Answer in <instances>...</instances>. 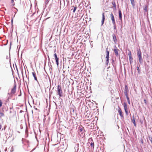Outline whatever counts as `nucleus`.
I'll return each instance as SVG.
<instances>
[{
	"label": "nucleus",
	"instance_id": "nucleus-1",
	"mask_svg": "<svg viewBox=\"0 0 152 152\" xmlns=\"http://www.w3.org/2000/svg\"><path fill=\"white\" fill-rule=\"evenodd\" d=\"M137 54L139 58V62L140 64H142V63L143 59L142 57V53L140 49L137 50Z\"/></svg>",
	"mask_w": 152,
	"mask_h": 152
},
{
	"label": "nucleus",
	"instance_id": "nucleus-2",
	"mask_svg": "<svg viewBox=\"0 0 152 152\" xmlns=\"http://www.w3.org/2000/svg\"><path fill=\"white\" fill-rule=\"evenodd\" d=\"M57 94L59 95L60 97L63 96V93L61 89V86L58 85L57 86Z\"/></svg>",
	"mask_w": 152,
	"mask_h": 152
},
{
	"label": "nucleus",
	"instance_id": "nucleus-3",
	"mask_svg": "<svg viewBox=\"0 0 152 152\" xmlns=\"http://www.w3.org/2000/svg\"><path fill=\"white\" fill-rule=\"evenodd\" d=\"M16 86L15 83L14 84L13 88L12 89L11 93L12 94H15L16 92Z\"/></svg>",
	"mask_w": 152,
	"mask_h": 152
},
{
	"label": "nucleus",
	"instance_id": "nucleus-4",
	"mask_svg": "<svg viewBox=\"0 0 152 152\" xmlns=\"http://www.w3.org/2000/svg\"><path fill=\"white\" fill-rule=\"evenodd\" d=\"M118 50H118L116 46L115 45L114 47V51L115 53V55L117 57L119 56V54L118 53Z\"/></svg>",
	"mask_w": 152,
	"mask_h": 152
},
{
	"label": "nucleus",
	"instance_id": "nucleus-5",
	"mask_svg": "<svg viewBox=\"0 0 152 152\" xmlns=\"http://www.w3.org/2000/svg\"><path fill=\"white\" fill-rule=\"evenodd\" d=\"M110 18L112 21V23L113 24H115V23L114 17L113 15L112 12H111L110 15Z\"/></svg>",
	"mask_w": 152,
	"mask_h": 152
},
{
	"label": "nucleus",
	"instance_id": "nucleus-6",
	"mask_svg": "<svg viewBox=\"0 0 152 152\" xmlns=\"http://www.w3.org/2000/svg\"><path fill=\"white\" fill-rule=\"evenodd\" d=\"M118 112L119 113V114L121 117L122 118H124V116L123 115L122 110L120 108V107H119V109L118 110Z\"/></svg>",
	"mask_w": 152,
	"mask_h": 152
},
{
	"label": "nucleus",
	"instance_id": "nucleus-7",
	"mask_svg": "<svg viewBox=\"0 0 152 152\" xmlns=\"http://www.w3.org/2000/svg\"><path fill=\"white\" fill-rule=\"evenodd\" d=\"M79 131L80 132H82V133H83L84 132V128L82 126H80L79 127Z\"/></svg>",
	"mask_w": 152,
	"mask_h": 152
},
{
	"label": "nucleus",
	"instance_id": "nucleus-8",
	"mask_svg": "<svg viewBox=\"0 0 152 152\" xmlns=\"http://www.w3.org/2000/svg\"><path fill=\"white\" fill-rule=\"evenodd\" d=\"M104 19H105V16L104 15V13H103L102 14V21H101V22H102L101 26H102L104 24Z\"/></svg>",
	"mask_w": 152,
	"mask_h": 152
},
{
	"label": "nucleus",
	"instance_id": "nucleus-9",
	"mask_svg": "<svg viewBox=\"0 0 152 152\" xmlns=\"http://www.w3.org/2000/svg\"><path fill=\"white\" fill-rule=\"evenodd\" d=\"M91 139V140L92 141L90 143V146L93 149H94V142L93 141V140L92 138L91 139L90 138L89 139V140Z\"/></svg>",
	"mask_w": 152,
	"mask_h": 152
},
{
	"label": "nucleus",
	"instance_id": "nucleus-10",
	"mask_svg": "<svg viewBox=\"0 0 152 152\" xmlns=\"http://www.w3.org/2000/svg\"><path fill=\"white\" fill-rule=\"evenodd\" d=\"M113 38L114 42L116 43L117 42V39L115 34H113Z\"/></svg>",
	"mask_w": 152,
	"mask_h": 152
},
{
	"label": "nucleus",
	"instance_id": "nucleus-11",
	"mask_svg": "<svg viewBox=\"0 0 152 152\" xmlns=\"http://www.w3.org/2000/svg\"><path fill=\"white\" fill-rule=\"evenodd\" d=\"M106 56L105 58L109 57V51L108 50V48L106 49Z\"/></svg>",
	"mask_w": 152,
	"mask_h": 152
},
{
	"label": "nucleus",
	"instance_id": "nucleus-12",
	"mask_svg": "<svg viewBox=\"0 0 152 152\" xmlns=\"http://www.w3.org/2000/svg\"><path fill=\"white\" fill-rule=\"evenodd\" d=\"M32 75H33V76L34 77V79L36 81H37V82H38V80H37V77L36 76L35 72H32Z\"/></svg>",
	"mask_w": 152,
	"mask_h": 152
},
{
	"label": "nucleus",
	"instance_id": "nucleus-13",
	"mask_svg": "<svg viewBox=\"0 0 152 152\" xmlns=\"http://www.w3.org/2000/svg\"><path fill=\"white\" fill-rule=\"evenodd\" d=\"M12 96V94L11 93H8L7 95V98L10 99Z\"/></svg>",
	"mask_w": 152,
	"mask_h": 152
},
{
	"label": "nucleus",
	"instance_id": "nucleus-14",
	"mask_svg": "<svg viewBox=\"0 0 152 152\" xmlns=\"http://www.w3.org/2000/svg\"><path fill=\"white\" fill-rule=\"evenodd\" d=\"M119 12V18L120 20H122V14L121 10H119L118 11Z\"/></svg>",
	"mask_w": 152,
	"mask_h": 152
},
{
	"label": "nucleus",
	"instance_id": "nucleus-15",
	"mask_svg": "<svg viewBox=\"0 0 152 152\" xmlns=\"http://www.w3.org/2000/svg\"><path fill=\"white\" fill-rule=\"evenodd\" d=\"M123 105L125 111L126 110H128V108L126 103V102H124V103Z\"/></svg>",
	"mask_w": 152,
	"mask_h": 152
},
{
	"label": "nucleus",
	"instance_id": "nucleus-16",
	"mask_svg": "<svg viewBox=\"0 0 152 152\" xmlns=\"http://www.w3.org/2000/svg\"><path fill=\"white\" fill-rule=\"evenodd\" d=\"M129 91V90L128 87L127 85L125 86V90L124 92H128Z\"/></svg>",
	"mask_w": 152,
	"mask_h": 152
},
{
	"label": "nucleus",
	"instance_id": "nucleus-17",
	"mask_svg": "<svg viewBox=\"0 0 152 152\" xmlns=\"http://www.w3.org/2000/svg\"><path fill=\"white\" fill-rule=\"evenodd\" d=\"M54 57L55 59V60H58V59H59V58H58V57L57 56L56 53H55L54 54Z\"/></svg>",
	"mask_w": 152,
	"mask_h": 152
},
{
	"label": "nucleus",
	"instance_id": "nucleus-18",
	"mask_svg": "<svg viewBox=\"0 0 152 152\" xmlns=\"http://www.w3.org/2000/svg\"><path fill=\"white\" fill-rule=\"evenodd\" d=\"M106 59V65H108V63H109V57H107V58H105Z\"/></svg>",
	"mask_w": 152,
	"mask_h": 152
},
{
	"label": "nucleus",
	"instance_id": "nucleus-19",
	"mask_svg": "<svg viewBox=\"0 0 152 152\" xmlns=\"http://www.w3.org/2000/svg\"><path fill=\"white\" fill-rule=\"evenodd\" d=\"M131 4L132 6L134 7L135 6L134 0H130Z\"/></svg>",
	"mask_w": 152,
	"mask_h": 152
},
{
	"label": "nucleus",
	"instance_id": "nucleus-20",
	"mask_svg": "<svg viewBox=\"0 0 152 152\" xmlns=\"http://www.w3.org/2000/svg\"><path fill=\"white\" fill-rule=\"evenodd\" d=\"M140 67V65H139V66H137V70L138 71V73L139 74H140V70L139 69Z\"/></svg>",
	"mask_w": 152,
	"mask_h": 152
},
{
	"label": "nucleus",
	"instance_id": "nucleus-21",
	"mask_svg": "<svg viewBox=\"0 0 152 152\" xmlns=\"http://www.w3.org/2000/svg\"><path fill=\"white\" fill-rule=\"evenodd\" d=\"M148 6H145V7L144 8V10L145 12H146L147 11V9L148 8Z\"/></svg>",
	"mask_w": 152,
	"mask_h": 152
},
{
	"label": "nucleus",
	"instance_id": "nucleus-22",
	"mask_svg": "<svg viewBox=\"0 0 152 152\" xmlns=\"http://www.w3.org/2000/svg\"><path fill=\"white\" fill-rule=\"evenodd\" d=\"M128 50L129 51V52H128V56H129V57L131 56H132V54H131V53L130 50Z\"/></svg>",
	"mask_w": 152,
	"mask_h": 152
},
{
	"label": "nucleus",
	"instance_id": "nucleus-23",
	"mask_svg": "<svg viewBox=\"0 0 152 152\" xmlns=\"http://www.w3.org/2000/svg\"><path fill=\"white\" fill-rule=\"evenodd\" d=\"M4 113H1V112H0V117H3L4 116Z\"/></svg>",
	"mask_w": 152,
	"mask_h": 152
},
{
	"label": "nucleus",
	"instance_id": "nucleus-24",
	"mask_svg": "<svg viewBox=\"0 0 152 152\" xmlns=\"http://www.w3.org/2000/svg\"><path fill=\"white\" fill-rule=\"evenodd\" d=\"M112 4L113 5V6L115 7V8H116V4H115V2H112Z\"/></svg>",
	"mask_w": 152,
	"mask_h": 152
},
{
	"label": "nucleus",
	"instance_id": "nucleus-25",
	"mask_svg": "<svg viewBox=\"0 0 152 152\" xmlns=\"http://www.w3.org/2000/svg\"><path fill=\"white\" fill-rule=\"evenodd\" d=\"M126 98V99H127L128 103L129 104H130V100H129V97H127V98Z\"/></svg>",
	"mask_w": 152,
	"mask_h": 152
},
{
	"label": "nucleus",
	"instance_id": "nucleus-26",
	"mask_svg": "<svg viewBox=\"0 0 152 152\" xmlns=\"http://www.w3.org/2000/svg\"><path fill=\"white\" fill-rule=\"evenodd\" d=\"M132 122L133 123L135 122L134 115L132 116Z\"/></svg>",
	"mask_w": 152,
	"mask_h": 152
},
{
	"label": "nucleus",
	"instance_id": "nucleus-27",
	"mask_svg": "<svg viewBox=\"0 0 152 152\" xmlns=\"http://www.w3.org/2000/svg\"><path fill=\"white\" fill-rule=\"evenodd\" d=\"M128 92H124V94L126 96V98H127V97H129L128 95Z\"/></svg>",
	"mask_w": 152,
	"mask_h": 152
},
{
	"label": "nucleus",
	"instance_id": "nucleus-28",
	"mask_svg": "<svg viewBox=\"0 0 152 152\" xmlns=\"http://www.w3.org/2000/svg\"><path fill=\"white\" fill-rule=\"evenodd\" d=\"M49 0H45V4L46 5L48 4L49 2Z\"/></svg>",
	"mask_w": 152,
	"mask_h": 152
},
{
	"label": "nucleus",
	"instance_id": "nucleus-29",
	"mask_svg": "<svg viewBox=\"0 0 152 152\" xmlns=\"http://www.w3.org/2000/svg\"><path fill=\"white\" fill-rule=\"evenodd\" d=\"M77 7H74V9H73V13H75V11L77 9Z\"/></svg>",
	"mask_w": 152,
	"mask_h": 152
},
{
	"label": "nucleus",
	"instance_id": "nucleus-30",
	"mask_svg": "<svg viewBox=\"0 0 152 152\" xmlns=\"http://www.w3.org/2000/svg\"><path fill=\"white\" fill-rule=\"evenodd\" d=\"M149 139L152 144V137H149Z\"/></svg>",
	"mask_w": 152,
	"mask_h": 152
},
{
	"label": "nucleus",
	"instance_id": "nucleus-31",
	"mask_svg": "<svg viewBox=\"0 0 152 152\" xmlns=\"http://www.w3.org/2000/svg\"><path fill=\"white\" fill-rule=\"evenodd\" d=\"M59 59L58 60H56V64L58 66L59 63H58Z\"/></svg>",
	"mask_w": 152,
	"mask_h": 152
},
{
	"label": "nucleus",
	"instance_id": "nucleus-32",
	"mask_svg": "<svg viewBox=\"0 0 152 152\" xmlns=\"http://www.w3.org/2000/svg\"><path fill=\"white\" fill-rule=\"evenodd\" d=\"M129 60H133V59L132 57V56L129 57Z\"/></svg>",
	"mask_w": 152,
	"mask_h": 152
},
{
	"label": "nucleus",
	"instance_id": "nucleus-33",
	"mask_svg": "<svg viewBox=\"0 0 152 152\" xmlns=\"http://www.w3.org/2000/svg\"><path fill=\"white\" fill-rule=\"evenodd\" d=\"M10 99L7 98V99L6 100V103H7V102H9V99Z\"/></svg>",
	"mask_w": 152,
	"mask_h": 152
},
{
	"label": "nucleus",
	"instance_id": "nucleus-34",
	"mask_svg": "<svg viewBox=\"0 0 152 152\" xmlns=\"http://www.w3.org/2000/svg\"><path fill=\"white\" fill-rule=\"evenodd\" d=\"M114 25V29H116V24L115 23V24H113Z\"/></svg>",
	"mask_w": 152,
	"mask_h": 152
},
{
	"label": "nucleus",
	"instance_id": "nucleus-35",
	"mask_svg": "<svg viewBox=\"0 0 152 152\" xmlns=\"http://www.w3.org/2000/svg\"><path fill=\"white\" fill-rule=\"evenodd\" d=\"M125 112L126 113V115H128L129 113H128V110H126V111H125Z\"/></svg>",
	"mask_w": 152,
	"mask_h": 152
},
{
	"label": "nucleus",
	"instance_id": "nucleus-36",
	"mask_svg": "<svg viewBox=\"0 0 152 152\" xmlns=\"http://www.w3.org/2000/svg\"><path fill=\"white\" fill-rule=\"evenodd\" d=\"M144 102L145 104H147V102L146 99H145L144 100Z\"/></svg>",
	"mask_w": 152,
	"mask_h": 152
},
{
	"label": "nucleus",
	"instance_id": "nucleus-37",
	"mask_svg": "<svg viewBox=\"0 0 152 152\" xmlns=\"http://www.w3.org/2000/svg\"><path fill=\"white\" fill-rule=\"evenodd\" d=\"M2 102H1V100H0V107H1V106L2 105Z\"/></svg>",
	"mask_w": 152,
	"mask_h": 152
},
{
	"label": "nucleus",
	"instance_id": "nucleus-38",
	"mask_svg": "<svg viewBox=\"0 0 152 152\" xmlns=\"http://www.w3.org/2000/svg\"><path fill=\"white\" fill-rule=\"evenodd\" d=\"M130 61V64H131L133 62V60H130V61Z\"/></svg>",
	"mask_w": 152,
	"mask_h": 152
},
{
	"label": "nucleus",
	"instance_id": "nucleus-39",
	"mask_svg": "<svg viewBox=\"0 0 152 152\" xmlns=\"http://www.w3.org/2000/svg\"><path fill=\"white\" fill-rule=\"evenodd\" d=\"M62 2L64 3V6L65 5V1L64 0H63L62 1Z\"/></svg>",
	"mask_w": 152,
	"mask_h": 152
},
{
	"label": "nucleus",
	"instance_id": "nucleus-40",
	"mask_svg": "<svg viewBox=\"0 0 152 152\" xmlns=\"http://www.w3.org/2000/svg\"><path fill=\"white\" fill-rule=\"evenodd\" d=\"M58 99L59 100H60V99L61 100V102H62L63 100H62V99L61 98L59 97V98Z\"/></svg>",
	"mask_w": 152,
	"mask_h": 152
},
{
	"label": "nucleus",
	"instance_id": "nucleus-41",
	"mask_svg": "<svg viewBox=\"0 0 152 152\" xmlns=\"http://www.w3.org/2000/svg\"><path fill=\"white\" fill-rule=\"evenodd\" d=\"M21 73H22V74L23 76V71L22 69Z\"/></svg>",
	"mask_w": 152,
	"mask_h": 152
},
{
	"label": "nucleus",
	"instance_id": "nucleus-42",
	"mask_svg": "<svg viewBox=\"0 0 152 152\" xmlns=\"http://www.w3.org/2000/svg\"><path fill=\"white\" fill-rule=\"evenodd\" d=\"M133 123V124H134V126H136V124L135 122L134 123Z\"/></svg>",
	"mask_w": 152,
	"mask_h": 152
},
{
	"label": "nucleus",
	"instance_id": "nucleus-43",
	"mask_svg": "<svg viewBox=\"0 0 152 152\" xmlns=\"http://www.w3.org/2000/svg\"><path fill=\"white\" fill-rule=\"evenodd\" d=\"M24 140L23 138L22 139V143H23V142L24 141Z\"/></svg>",
	"mask_w": 152,
	"mask_h": 152
},
{
	"label": "nucleus",
	"instance_id": "nucleus-44",
	"mask_svg": "<svg viewBox=\"0 0 152 152\" xmlns=\"http://www.w3.org/2000/svg\"><path fill=\"white\" fill-rule=\"evenodd\" d=\"M13 148L12 147L11 148V151H13V150H12Z\"/></svg>",
	"mask_w": 152,
	"mask_h": 152
},
{
	"label": "nucleus",
	"instance_id": "nucleus-45",
	"mask_svg": "<svg viewBox=\"0 0 152 152\" xmlns=\"http://www.w3.org/2000/svg\"><path fill=\"white\" fill-rule=\"evenodd\" d=\"M61 3H62V1L61 0L60 1V4L61 5Z\"/></svg>",
	"mask_w": 152,
	"mask_h": 152
},
{
	"label": "nucleus",
	"instance_id": "nucleus-46",
	"mask_svg": "<svg viewBox=\"0 0 152 152\" xmlns=\"http://www.w3.org/2000/svg\"><path fill=\"white\" fill-rule=\"evenodd\" d=\"M14 2V0H11V2L13 3Z\"/></svg>",
	"mask_w": 152,
	"mask_h": 152
},
{
	"label": "nucleus",
	"instance_id": "nucleus-47",
	"mask_svg": "<svg viewBox=\"0 0 152 152\" xmlns=\"http://www.w3.org/2000/svg\"><path fill=\"white\" fill-rule=\"evenodd\" d=\"M13 19H12V20H11V22H12V23H13Z\"/></svg>",
	"mask_w": 152,
	"mask_h": 152
},
{
	"label": "nucleus",
	"instance_id": "nucleus-48",
	"mask_svg": "<svg viewBox=\"0 0 152 152\" xmlns=\"http://www.w3.org/2000/svg\"><path fill=\"white\" fill-rule=\"evenodd\" d=\"M35 138L37 140V138L36 135H35Z\"/></svg>",
	"mask_w": 152,
	"mask_h": 152
},
{
	"label": "nucleus",
	"instance_id": "nucleus-49",
	"mask_svg": "<svg viewBox=\"0 0 152 152\" xmlns=\"http://www.w3.org/2000/svg\"><path fill=\"white\" fill-rule=\"evenodd\" d=\"M73 112H74V109H73Z\"/></svg>",
	"mask_w": 152,
	"mask_h": 152
},
{
	"label": "nucleus",
	"instance_id": "nucleus-50",
	"mask_svg": "<svg viewBox=\"0 0 152 152\" xmlns=\"http://www.w3.org/2000/svg\"><path fill=\"white\" fill-rule=\"evenodd\" d=\"M34 150V149H33L31 151H30V152H32L33 150Z\"/></svg>",
	"mask_w": 152,
	"mask_h": 152
},
{
	"label": "nucleus",
	"instance_id": "nucleus-51",
	"mask_svg": "<svg viewBox=\"0 0 152 152\" xmlns=\"http://www.w3.org/2000/svg\"><path fill=\"white\" fill-rule=\"evenodd\" d=\"M35 109L36 110H37V108H35Z\"/></svg>",
	"mask_w": 152,
	"mask_h": 152
},
{
	"label": "nucleus",
	"instance_id": "nucleus-52",
	"mask_svg": "<svg viewBox=\"0 0 152 152\" xmlns=\"http://www.w3.org/2000/svg\"><path fill=\"white\" fill-rule=\"evenodd\" d=\"M141 142H142V143H143L142 141H141Z\"/></svg>",
	"mask_w": 152,
	"mask_h": 152
},
{
	"label": "nucleus",
	"instance_id": "nucleus-53",
	"mask_svg": "<svg viewBox=\"0 0 152 152\" xmlns=\"http://www.w3.org/2000/svg\"><path fill=\"white\" fill-rule=\"evenodd\" d=\"M141 142H142V143H143L142 141H141Z\"/></svg>",
	"mask_w": 152,
	"mask_h": 152
}]
</instances>
